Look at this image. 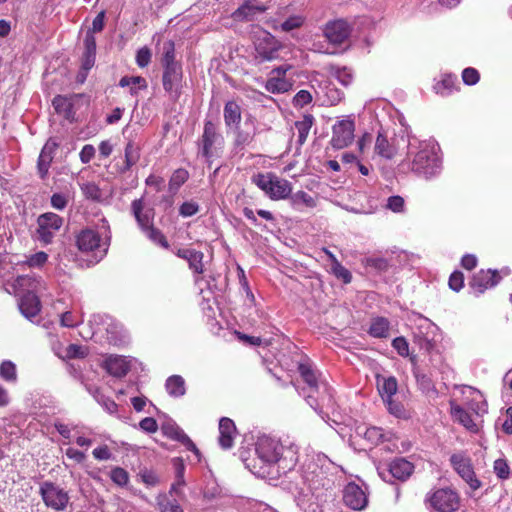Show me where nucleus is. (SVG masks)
I'll list each match as a JSON object with an SVG mask.
<instances>
[{"mask_svg": "<svg viewBox=\"0 0 512 512\" xmlns=\"http://www.w3.org/2000/svg\"><path fill=\"white\" fill-rule=\"evenodd\" d=\"M258 458L268 465L277 464L284 472L291 470L298 461V447L292 443L284 445L278 439L262 435L255 444Z\"/></svg>", "mask_w": 512, "mask_h": 512, "instance_id": "f257e3e1", "label": "nucleus"}, {"mask_svg": "<svg viewBox=\"0 0 512 512\" xmlns=\"http://www.w3.org/2000/svg\"><path fill=\"white\" fill-rule=\"evenodd\" d=\"M159 53V61L163 69V89L169 95L170 98H172L173 100H178L182 93V82L184 74L182 63L176 57L174 41H164L159 49Z\"/></svg>", "mask_w": 512, "mask_h": 512, "instance_id": "f03ea898", "label": "nucleus"}, {"mask_svg": "<svg viewBox=\"0 0 512 512\" xmlns=\"http://www.w3.org/2000/svg\"><path fill=\"white\" fill-rule=\"evenodd\" d=\"M409 146V155H414L411 162L413 172L425 178H430L439 172L441 163L433 144L420 142L415 153L413 144L410 143Z\"/></svg>", "mask_w": 512, "mask_h": 512, "instance_id": "7ed1b4c3", "label": "nucleus"}, {"mask_svg": "<svg viewBox=\"0 0 512 512\" xmlns=\"http://www.w3.org/2000/svg\"><path fill=\"white\" fill-rule=\"evenodd\" d=\"M198 154L205 158L210 165L214 158L221 156L224 147V137L218 132L212 120L204 123L203 134L197 142Z\"/></svg>", "mask_w": 512, "mask_h": 512, "instance_id": "20e7f679", "label": "nucleus"}, {"mask_svg": "<svg viewBox=\"0 0 512 512\" xmlns=\"http://www.w3.org/2000/svg\"><path fill=\"white\" fill-rule=\"evenodd\" d=\"M252 182L273 200L285 199L292 191L288 180L273 173H258L252 177Z\"/></svg>", "mask_w": 512, "mask_h": 512, "instance_id": "39448f33", "label": "nucleus"}, {"mask_svg": "<svg viewBox=\"0 0 512 512\" xmlns=\"http://www.w3.org/2000/svg\"><path fill=\"white\" fill-rule=\"evenodd\" d=\"M110 242V235H105V239L101 242L99 234L92 230L86 229L77 236V246L82 252H93L98 262L102 259L107 251Z\"/></svg>", "mask_w": 512, "mask_h": 512, "instance_id": "423d86ee", "label": "nucleus"}, {"mask_svg": "<svg viewBox=\"0 0 512 512\" xmlns=\"http://www.w3.org/2000/svg\"><path fill=\"white\" fill-rule=\"evenodd\" d=\"M39 494L46 507L55 511H64L70 500L68 492L51 481L40 484Z\"/></svg>", "mask_w": 512, "mask_h": 512, "instance_id": "0eeeda50", "label": "nucleus"}, {"mask_svg": "<svg viewBox=\"0 0 512 512\" xmlns=\"http://www.w3.org/2000/svg\"><path fill=\"white\" fill-rule=\"evenodd\" d=\"M450 463L457 474L470 486L472 490H477L481 482L477 479L471 458L464 452H457L450 456Z\"/></svg>", "mask_w": 512, "mask_h": 512, "instance_id": "6e6552de", "label": "nucleus"}, {"mask_svg": "<svg viewBox=\"0 0 512 512\" xmlns=\"http://www.w3.org/2000/svg\"><path fill=\"white\" fill-rule=\"evenodd\" d=\"M355 121L352 116H346L337 121L332 127L330 144L335 149H343L354 139Z\"/></svg>", "mask_w": 512, "mask_h": 512, "instance_id": "1a4fd4ad", "label": "nucleus"}, {"mask_svg": "<svg viewBox=\"0 0 512 512\" xmlns=\"http://www.w3.org/2000/svg\"><path fill=\"white\" fill-rule=\"evenodd\" d=\"M37 223L39 240L45 244H49L55 233L62 227L63 218L55 213L47 212L38 217Z\"/></svg>", "mask_w": 512, "mask_h": 512, "instance_id": "9d476101", "label": "nucleus"}, {"mask_svg": "<svg viewBox=\"0 0 512 512\" xmlns=\"http://www.w3.org/2000/svg\"><path fill=\"white\" fill-rule=\"evenodd\" d=\"M428 501L439 512H454L459 507V497L451 489L436 490L428 497Z\"/></svg>", "mask_w": 512, "mask_h": 512, "instance_id": "9b49d317", "label": "nucleus"}, {"mask_svg": "<svg viewBox=\"0 0 512 512\" xmlns=\"http://www.w3.org/2000/svg\"><path fill=\"white\" fill-rule=\"evenodd\" d=\"M323 33L329 43L340 45L350 36L351 28L347 21L338 19L326 23Z\"/></svg>", "mask_w": 512, "mask_h": 512, "instance_id": "f8f14e48", "label": "nucleus"}, {"mask_svg": "<svg viewBox=\"0 0 512 512\" xmlns=\"http://www.w3.org/2000/svg\"><path fill=\"white\" fill-rule=\"evenodd\" d=\"M282 45L268 32H264L255 41V49L259 57L265 61H271L278 57Z\"/></svg>", "mask_w": 512, "mask_h": 512, "instance_id": "ddd939ff", "label": "nucleus"}, {"mask_svg": "<svg viewBox=\"0 0 512 512\" xmlns=\"http://www.w3.org/2000/svg\"><path fill=\"white\" fill-rule=\"evenodd\" d=\"M413 468V464L404 458H396L387 465V468L381 470L379 474L386 481H390V478L404 481L412 474Z\"/></svg>", "mask_w": 512, "mask_h": 512, "instance_id": "4468645a", "label": "nucleus"}, {"mask_svg": "<svg viewBox=\"0 0 512 512\" xmlns=\"http://www.w3.org/2000/svg\"><path fill=\"white\" fill-rule=\"evenodd\" d=\"M500 280L497 270H480L476 273L471 282L470 287L475 296H479L485 290L494 287Z\"/></svg>", "mask_w": 512, "mask_h": 512, "instance_id": "2eb2a0df", "label": "nucleus"}, {"mask_svg": "<svg viewBox=\"0 0 512 512\" xmlns=\"http://www.w3.org/2000/svg\"><path fill=\"white\" fill-rule=\"evenodd\" d=\"M343 501L354 510H362L366 507L368 499L365 492L355 483H349L343 491Z\"/></svg>", "mask_w": 512, "mask_h": 512, "instance_id": "dca6fc26", "label": "nucleus"}, {"mask_svg": "<svg viewBox=\"0 0 512 512\" xmlns=\"http://www.w3.org/2000/svg\"><path fill=\"white\" fill-rule=\"evenodd\" d=\"M256 134V120L249 116L245 119L243 126L237 128L236 137L234 140L235 148L242 150L245 146L250 145Z\"/></svg>", "mask_w": 512, "mask_h": 512, "instance_id": "f3484780", "label": "nucleus"}, {"mask_svg": "<svg viewBox=\"0 0 512 512\" xmlns=\"http://www.w3.org/2000/svg\"><path fill=\"white\" fill-rule=\"evenodd\" d=\"M266 7L258 3L257 0H247L238 9L232 13V17L236 21H253L258 15L264 13Z\"/></svg>", "mask_w": 512, "mask_h": 512, "instance_id": "a211bd4d", "label": "nucleus"}, {"mask_svg": "<svg viewBox=\"0 0 512 512\" xmlns=\"http://www.w3.org/2000/svg\"><path fill=\"white\" fill-rule=\"evenodd\" d=\"M161 430L165 436L182 443L188 450L199 456L200 452L196 445L178 425L167 422L161 426Z\"/></svg>", "mask_w": 512, "mask_h": 512, "instance_id": "6ab92c4d", "label": "nucleus"}, {"mask_svg": "<svg viewBox=\"0 0 512 512\" xmlns=\"http://www.w3.org/2000/svg\"><path fill=\"white\" fill-rule=\"evenodd\" d=\"M58 148V143L52 139H49L43 146L37 162V170L39 177L44 180L53 161L55 151Z\"/></svg>", "mask_w": 512, "mask_h": 512, "instance_id": "aec40b11", "label": "nucleus"}, {"mask_svg": "<svg viewBox=\"0 0 512 512\" xmlns=\"http://www.w3.org/2000/svg\"><path fill=\"white\" fill-rule=\"evenodd\" d=\"M410 361L413 365L412 371L419 389L425 394L435 393L436 389L431 372L419 365L415 356H412Z\"/></svg>", "mask_w": 512, "mask_h": 512, "instance_id": "412c9836", "label": "nucleus"}, {"mask_svg": "<svg viewBox=\"0 0 512 512\" xmlns=\"http://www.w3.org/2000/svg\"><path fill=\"white\" fill-rule=\"evenodd\" d=\"M131 211L141 230L153 224L154 209L145 207L143 198L132 201Z\"/></svg>", "mask_w": 512, "mask_h": 512, "instance_id": "4be33fe9", "label": "nucleus"}, {"mask_svg": "<svg viewBox=\"0 0 512 512\" xmlns=\"http://www.w3.org/2000/svg\"><path fill=\"white\" fill-rule=\"evenodd\" d=\"M19 309L21 314L32 321L41 310V303L35 293H25L20 297Z\"/></svg>", "mask_w": 512, "mask_h": 512, "instance_id": "5701e85b", "label": "nucleus"}, {"mask_svg": "<svg viewBox=\"0 0 512 512\" xmlns=\"http://www.w3.org/2000/svg\"><path fill=\"white\" fill-rule=\"evenodd\" d=\"M298 371L304 380V382L308 385L310 389V393L307 395V403L314 408L315 410L318 409V403L315 400L314 396L312 395V392L316 391L318 389V379L315 374V372L311 369V367L308 364H300L298 367Z\"/></svg>", "mask_w": 512, "mask_h": 512, "instance_id": "b1692460", "label": "nucleus"}, {"mask_svg": "<svg viewBox=\"0 0 512 512\" xmlns=\"http://www.w3.org/2000/svg\"><path fill=\"white\" fill-rule=\"evenodd\" d=\"M219 444L223 449H230L234 443L236 435V426L234 422L227 417H223L219 421Z\"/></svg>", "mask_w": 512, "mask_h": 512, "instance_id": "393cba45", "label": "nucleus"}, {"mask_svg": "<svg viewBox=\"0 0 512 512\" xmlns=\"http://www.w3.org/2000/svg\"><path fill=\"white\" fill-rule=\"evenodd\" d=\"M176 255L188 262L189 268L196 274L204 272L203 258L204 254L195 249H178Z\"/></svg>", "mask_w": 512, "mask_h": 512, "instance_id": "a878e982", "label": "nucleus"}, {"mask_svg": "<svg viewBox=\"0 0 512 512\" xmlns=\"http://www.w3.org/2000/svg\"><path fill=\"white\" fill-rule=\"evenodd\" d=\"M105 369L114 377H124L130 370V362L124 356H110L105 361Z\"/></svg>", "mask_w": 512, "mask_h": 512, "instance_id": "bb28decb", "label": "nucleus"}, {"mask_svg": "<svg viewBox=\"0 0 512 512\" xmlns=\"http://www.w3.org/2000/svg\"><path fill=\"white\" fill-rule=\"evenodd\" d=\"M96 59V39L92 32H87L84 38V52L82 55L81 67L90 70Z\"/></svg>", "mask_w": 512, "mask_h": 512, "instance_id": "cd10ccee", "label": "nucleus"}, {"mask_svg": "<svg viewBox=\"0 0 512 512\" xmlns=\"http://www.w3.org/2000/svg\"><path fill=\"white\" fill-rule=\"evenodd\" d=\"M40 281L32 275H20L15 278L13 288L17 293H35Z\"/></svg>", "mask_w": 512, "mask_h": 512, "instance_id": "c85d7f7f", "label": "nucleus"}, {"mask_svg": "<svg viewBox=\"0 0 512 512\" xmlns=\"http://www.w3.org/2000/svg\"><path fill=\"white\" fill-rule=\"evenodd\" d=\"M374 149L376 154L386 159L393 158L397 152L395 145L381 132L378 133Z\"/></svg>", "mask_w": 512, "mask_h": 512, "instance_id": "c756f323", "label": "nucleus"}, {"mask_svg": "<svg viewBox=\"0 0 512 512\" xmlns=\"http://www.w3.org/2000/svg\"><path fill=\"white\" fill-rule=\"evenodd\" d=\"M451 414L456 421L462 424L470 431H477V425L474 423L471 415L461 406L451 403Z\"/></svg>", "mask_w": 512, "mask_h": 512, "instance_id": "7c9ffc66", "label": "nucleus"}, {"mask_svg": "<svg viewBox=\"0 0 512 512\" xmlns=\"http://www.w3.org/2000/svg\"><path fill=\"white\" fill-rule=\"evenodd\" d=\"M224 121L227 127L239 125L241 121V109L235 101H228L225 104Z\"/></svg>", "mask_w": 512, "mask_h": 512, "instance_id": "2f4dec72", "label": "nucleus"}, {"mask_svg": "<svg viewBox=\"0 0 512 512\" xmlns=\"http://www.w3.org/2000/svg\"><path fill=\"white\" fill-rule=\"evenodd\" d=\"M125 164L120 169L121 173H125L131 169L140 159V148L132 141L128 142L125 151Z\"/></svg>", "mask_w": 512, "mask_h": 512, "instance_id": "473e14b6", "label": "nucleus"}, {"mask_svg": "<svg viewBox=\"0 0 512 512\" xmlns=\"http://www.w3.org/2000/svg\"><path fill=\"white\" fill-rule=\"evenodd\" d=\"M168 394L172 397H181L185 394V381L179 375L170 376L165 384Z\"/></svg>", "mask_w": 512, "mask_h": 512, "instance_id": "72a5a7b5", "label": "nucleus"}, {"mask_svg": "<svg viewBox=\"0 0 512 512\" xmlns=\"http://www.w3.org/2000/svg\"><path fill=\"white\" fill-rule=\"evenodd\" d=\"M314 123V117L311 114H306L303 118L295 123V127L298 131L297 142L299 145H303L306 142L309 131Z\"/></svg>", "mask_w": 512, "mask_h": 512, "instance_id": "f704fd0d", "label": "nucleus"}, {"mask_svg": "<svg viewBox=\"0 0 512 512\" xmlns=\"http://www.w3.org/2000/svg\"><path fill=\"white\" fill-rule=\"evenodd\" d=\"M48 260V254L43 251H39L33 255L25 256L24 260L17 261V266H27L28 268H41L45 265Z\"/></svg>", "mask_w": 512, "mask_h": 512, "instance_id": "c9c22d12", "label": "nucleus"}, {"mask_svg": "<svg viewBox=\"0 0 512 512\" xmlns=\"http://www.w3.org/2000/svg\"><path fill=\"white\" fill-rule=\"evenodd\" d=\"M389 321L384 317L373 319L369 334L376 338H386L389 335Z\"/></svg>", "mask_w": 512, "mask_h": 512, "instance_id": "e433bc0d", "label": "nucleus"}, {"mask_svg": "<svg viewBox=\"0 0 512 512\" xmlns=\"http://www.w3.org/2000/svg\"><path fill=\"white\" fill-rule=\"evenodd\" d=\"M397 380L395 377L383 378L382 382L378 379V390L383 399H392L397 392Z\"/></svg>", "mask_w": 512, "mask_h": 512, "instance_id": "4c0bfd02", "label": "nucleus"}, {"mask_svg": "<svg viewBox=\"0 0 512 512\" xmlns=\"http://www.w3.org/2000/svg\"><path fill=\"white\" fill-rule=\"evenodd\" d=\"M188 172L185 169H177L169 180V191L176 194L179 188L187 181Z\"/></svg>", "mask_w": 512, "mask_h": 512, "instance_id": "58836bf2", "label": "nucleus"}, {"mask_svg": "<svg viewBox=\"0 0 512 512\" xmlns=\"http://www.w3.org/2000/svg\"><path fill=\"white\" fill-rule=\"evenodd\" d=\"M456 83H457L456 76L446 75L443 77V79L441 81L436 83V85L434 86V89H435L436 93H438L442 96H446V95H449L453 91V88Z\"/></svg>", "mask_w": 512, "mask_h": 512, "instance_id": "ea45409f", "label": "nucleus"}, {"mask_svg": "<svg viewBox=\"0 0 512 512\" xmlns=\"http://www.w3.org/2000/svg\"><path fill=\"white\" fill-rule=\"evenodd\" d=\"M292 203L296 208H299L300 205H304L306 207H315L316 202L315 199L304 191H298L291 197Z\"/></svg>", "mask_w": 512, "mask_h": 512, "instance_id": "a19ab883", "label": "nucleus"}, {"mask_svg": "<svg viewBox=\"0 0 512 512\" xmlns=\"http://www.w3.org/2000/svg\"><path fill=\"white\" fill-rule=\"evenodd\" d=\"M363 263L378 272H386L391 266L389 261L383 257H368L363 260Z\"/></svg>", "mask_w": 512, "mask_h": 512, "instance_id": "79ce46f5", "label": "nucleus"}, {"mask_svg": "<svg viewBox=\"0 0 512 512\" xmlns=\"http://www.w3.org/2000/svg\"><path fill=\"white\" fill-rule=\"evenodd\" d=\"M142 231L154 243H157L165 248L168 247V242H167L165 236L162 234V232L159 229L155 228L153 224L148 226L147 228H144Z\"/></svg>", "mask_w": 512, "mask_h": 512, "instance_id": "37998d69", "label": "nucleus"}, {"mask_svg": "<svg viewBox=\"0 0 512 512\" xmlns=\"http://www.w3.org/2000/svg\"><path fill=\"white\" fill-rule=\"evenodd\" d=\"M81 191L87 199L98 201L101 199L102 193L94 182H85L80 185Z\"/></svg>", "mask_w": 512, "mask_h": 512, "instance_id": "c03bdc74", "label": "nucleus"}, {"mask_svg": "<svg viewBox=\"0 0 512 512\" xmlns=\"http://www.w3.org/2000/svg\"><path fill=\"white\" fill-rule=\"evenodd\" d=\"M305 18L301 15H293L283 21L279 28L283 32H290L292 30L300 28L304 24Z\"/></svg>", "mask_w": 512, "mask_h": 512, "instance_id": "a18cd8bd", "label": "nucleus"}, {"mask_svg": "<svg viewBox=\"0 0 512 512\" xmlns=\"http://www.w3.org/2000/svg\"><path fill=\"white\" fill-rule=\"evenodd\" d=\"M0 377L6 381H16L17 373L15 364L8 360L3 361L0 365Z\"/></svg>", "mask_w": 512, "mask_h": 512, "instance_id": "49530a36", "label": "nucleus"}, {"mask_svg": "<svg viewBox=\"0 0 512 512\" xmlns=\"http://www.w3.org/2000/svg\"><path fill=\"white\" fill-rule=\"evenodd\" d=\"M331 272L337 278L342 280L345 284H348L352 280V275L348 269H346L339 261H335V264L331 265Z\"/></svg>", "mask_w": 512, "mask_h": 512, "instance_id": "de8ad7c7", "label": "nucleus"}, {"mask_svg": "<svg viewBox=\"0 0 512 512\" xmlns=\"http://www.w3.org/2000/svg\"><path fill=\"white\" fill-rule=\"evenodd\" d=\"M325 89H326L325 95L327 97V104H329V105H336L344 98L343 91L337 89L335 86H333L331 84L327 85L325 87Z\"/></svg>", "mask_w": 512, "mask_h": 512, "instance_id": "09e8293b", "label": "nucleus"}, {"mask_svg": "<svg viewBox=\"0 0 512 512\" xmlns=\"http://www.w3.org/2000/svg\"><path fill=\"white\" fill-rule=\"evenodd\" d=\"M119 85L121 87H128L131 85H136L139 87V89L147 88V82H146L145 78H143L141 76H132V77L124 76L120 79Z\"/></svg>", "mask_w": 512, "mask_h": 512, "instance_id": "8fccbe9b", "label": "nucleus"}, {"mask_svg": "<svg viewBox=\"0 0 512 512\" xmlns=\"http://www.w3.org/2000/svg\"><path fill=\"white\" fill-rule=\"evenodd\" d=\"M80 323H82V317L72 311H66L61 315L62 326L72 328L78 326Z\"/></svg>", "mask_w": 512, "mask_h": 512, "instance_id": "3c124183", "label": "nucleus"}, {"mask_svg": "<svg viewBox=\"0 0 512 512\" xmlns=\"http://www.w3.org/2000/svg\"><path fill=\"white\" fill-rule=\"evenodd\" d=\"M110 476L111 480L119 486H125L129 481L128 472L120 467L112 469Z\"/></svg>", "mask_w": 512, "mask_h": 512, "instance_id": "603ef678", "label": "nucleus"}, {"mask_svg": "<svg viewBox=\"0 0 512 512\" xmlns=\"http://www.w3.org/2000/svg\"><path fill=\"white\" fill-rule=\"evenodd\" d=\"M151 57V50L146 46L142 47L136 53V63L140 68H145L150 64Z\"/></svg>", "mask_w": 512, "mask_h": 512, "instance_id": "864d4df0", "label": "nucleus"}, {"mask_svg": "<svg viewBox=\"0 0 512 512\" xmlns=\"http://www.w3.org/2000/svg\"><path fill=\"white\" fill-rule=\"evenodd\" d=\"M52 104L55 110L59 113H64L67 115L71 110L70 101L66 97L61 95H57L56 97H54Z\"/></svg>", "mask_w": 512, "mask_h": 512, "instance_id": "5fc2aeb1", "label": "nucleus"}, {"mask_svg": "<svg viewBox=\"0 0 512 512\" xmlns=\"http://www.w3.org/2000/svg\"><path fill=\"white\" fill-rule=\"evenodd\" d=\"M383 436L382 429L378 427L366 428L364 432L365 439H367L371 444H378L382 441Z\"/></svg>", "mask_w": 512, "mask_h": 512, "instance_id": "6e6d98bb", "label": "nucleus"}, {"mask_svg": "<svg viewBox=\"0 0 512 512\" xmlns=\"http://www.w3.org/2000/svg\"><path fill=\"white\" fill-rule=\"evenodd\" d=\"M449 287L456 292H459L464 286V276L460 271H454L449 278Z\"/></svg>", "mask_w": 512, "mask_h": 512, "instance_id": "4d7b16f0", "label": "nucleus"}, {"mask_svg": "<svg viewBox=\"0 0 512 512\" xmlns=\"http://www.w3.org/2000/svg\"><path fill=\"white\" fill-rule=\"evenodd\" d=\"M494 472L501 479H507L510 474V468L504 459H497L494 462Z\"/></svg>", "mask_w": 512, "mask_h": 512, "instance_id": "13d9d810", "label": "nucleus"}, {"mask_svg": "<svg viewBox=\"0 0 512 512\" xmlns=\"http://www.w3.org/2000/svg\"><path fill=\"white\" fill-rule=\"evenodd\" d=\"M462 79L467 85H475L479 81L480 75L476 69L468 67L463 70Z\"/></svg>", "mask_w": 512, "mask_h": 512, "instance_id": "bf43d9fd", "label": "nucleus"}, {"mask_svg": "<svg viewBox=\"0 0 512 512\" xmlns=\"http://www.w3.org/2000/svg\"><path fill=\"white\" fill-rule=\"evenodd\" d=\"M199 205L193 201L184 202L179 208V214L183 217H191L197 214Z\"/></svg>", "mask_w": 512, "mask_h": 512, "instance_id": "052dcab7", "label": "nucleus"}, {"mask_svg": "<svg viewBox=\"0 0 512 512\" xmlns=\"http://www.w3.org/2000/svg\"><path fill=\"white\" fill-rule=\"evenodd\" d=\"M393 348L398 352L400 356H408L409 354V345L404 337H396L392 341Z\"/></svg>", "mask_w": 512, "mask_h": 512, "instance_id": "680f3d73", "label": "nucleus"}, {"mask_svg": "<svg viewBox=\"0 0 512 512\" xmlns=\"http://www.w3.org/2000/svg\"><path fill=\"white\" fill-rule=\"evenodd\" d=\"M386 207L393 212L399 213L404 209V199L401 196H391L387 200Z\"/></svg>", "mask_w": 512, "mask_h": 512, "instance_id": "e2e57ef3", "label": "nucleus"}, {"mask_svg": "<svg viewBox=\"0 0 512 512\" xmlns=\"http://www.w3.org/2000/svg\"><path fill=\"white\" fill-rule=\"evenodd\" d=\"M312 101V95L307 90H300L293 98V104L303 107Z\"/></svg>", "mask_w": 512, "mask_h": 512, "instance_id": "0e129e2a", "label": "nucleus"}, {"mask_svg": "<svg viewBox=\"0 0 512 512\" xmlns=\"http://www.w3.org/2000/svg\"><path fill=\"white\" fill-rule=\"evenodd\" d=\"M85 355H86V352H85L84 348L80 345L70 344L66 348V357L69 359L83 358V357H85Z\"/></svg>", "mask_w": 512, "mask_h": 512, "instance_id": "69168bd1", "label": "nucleus"}, {"mask_svg": "<svg viewBox=\"0 0 512 512\" xmlns=\"http://www.w3.org/2000/svg\"><path fill=\"white\" fill-rule=\"evenodd\" d=\"M159 506L161 512H183L180 505L174 501H169L167 499H163L162 501H159Z\"/></svg>", "mask_w": 512, "mask_h": 512, "instance_id": "338daca9", "label": "nucleus"}, {"mask_svg": "<svg viewBox=\"0 0 512 512\" xmlns=\"http://www.w3.org/2000/svg\"><path fill=\"white\" fill-rule=\"evenodd\" d=\"M67 197L61 193H54L51 196V205L57 210H63L67 206Z\"/></svg>", "mask_w": 512, "mask_h": 512, "instance_id": "774afa93", "label": "nucleus"}]
</instances>
